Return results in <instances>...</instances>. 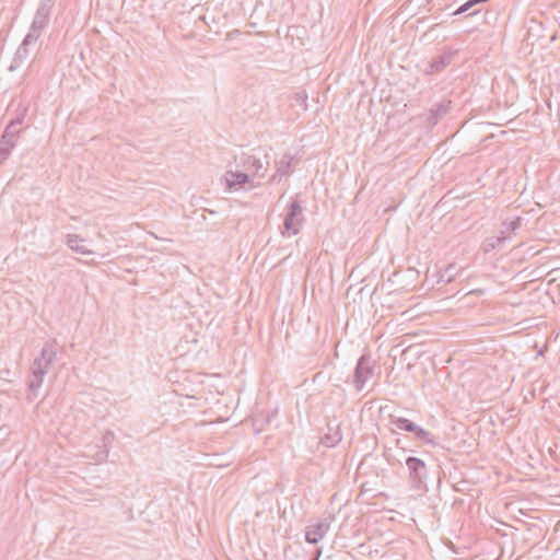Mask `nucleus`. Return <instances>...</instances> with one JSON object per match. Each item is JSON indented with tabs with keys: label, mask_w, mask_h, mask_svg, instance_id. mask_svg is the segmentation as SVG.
<instances>
[{
	"label": "nucleus",
	"mask_w": 560,
	"mask_h": 560,
	"mask_svg": "<svg viewBox=\"0 0 560 560\" xmlns=\"http://www.w3.org/2000/svg\"><path fill=\"white\" fill-rule=\"evenodd\" d=\"M395 444L397 447L401 448V450H405V447L402 446V441L401 439H396L395 441Z\"/></svg>",
	"instance_id": "393cba45"
},
{
	"label": "nucleus",
	"mask_w": 560,
	"mask_h": 560,
	"mask_svg": "<svg viewBox=\"0 0 560 560\" xmlns=\"http://www.w3.org/2000/svg\"><path fill=\"white\" fill-rule=\"evenodd\" d=\"M18 140L12 139L11 136L5 137L2 133L0 139V164H2L11 154L12 149L15 147Z\"/></svg>",
	"instance_id": "ddd939ff"
},
{
	"label": "nucleus",
	"mask_w": 560,
	"mask_h": 560,
	"mask_svg": "<svg viewBox=\"0 0 560 560\" xmlns=\"http://www.w3.org/2000/svg\"><path fill=\"white\" fill-rule=\"evenodd\" d=\"M389 423L396 429L412 433L416 430V423L404 417L389 416Z\"/></svg>",
	"instance_id": "f3484780"
},
{
	"label": "nucleus",
	"mask_w": 560,
	"mask_h": 560,
	"mask_svg": "<svg viewBox=\"0 0 560 560\" xmlns=\"http://www.w3.org/2000/svg\"><path fill=\"white\" fill-rule=\"evenodd\" d=\"M39 36H40V33H38L37 31H35V30L30 27L28 33L26 34V36L22 40L21 45L26 47V48H28L30 45H32V44L37 42Z\"/></svg>",
	"instance_id": "5701e85b"
},
{
	"label": "nucleus",
	"mask_w": 560,
	"mask_h": 560,
	"mask_svg": "<svg viewBox=\"0 0 560 560\" xmlns=\"http://www.w3.org/2000/svg\"><path fill=\"white\" fill-rule=\"evenodd\" d=\"M454 57H455V52H443L434 58H432L425 70H424V73L425 74H434V73H440L442 72L444 69H446L454 60Z\"/></svg>",
	"instance_id": "0eeeda50"
},
{
	"label": "nucleus",
	"mask_w": 560,
	"mask_h": 560,
	"mask_svg": "<svg viewBox=\"0 0 560 560\" xmlns=\"http://www.w3.org/2000/svg\"><path fill=\"white\" fill-rule=\"evenodd\" d=\"M409 482L412 489L427 490L428 469L424 460L416 456H408L405 460Z\"/></svg>",
	"instance_id": "f257e3e1"
},
{
	"label": "nucleus",
	"mask_w": 560,
	"mask_h": 560,
	"mask_svg": "<svg viewBox=\"0 0 560 560\" xmlns=\"http://www.w3.org/2000/svg\"><path fill=\"white\" fill-rule=\"evenodd\" d=\"M523 218L521 217H513L511 219H506L502 223V230L501 235H509L512 232H515L518 230L522 225Z\"/></svg>",
	"instance_id": "6ab92c4d"
},
{
	"label": "nucleus",
	"mask_w": 560,
	"mask_h": 560,
	"mask_svg": "<svg viewBox=\"0 0 560 560\" xmlns=\"http://www.w3.org/2000/svg\"><path fill=\"white\" fill-rule=\"evenodd\" d=\"M30 56L28 48L20 45L16 49L14 57L9 66V71L13 72L18 70Z\"/></svg>",
	"instance_id": "2eb2a0df"
},
{
	"label": "nucleus",
	"mask_w": 560,
	"mask_h": 560,
	"mask_svg": "<svg viewBox=\"0 0 560 560\" xmlns=\"http://www.w3.org/2000/svg\"><path fill=\"white\" fill-rule=\"evenodd\" d=\"M374 364L371 362V358L366 354H362L355 364L353 371V385L357 390H362L365 383L373 376Z\"/></svg>",
	"instance_id": "f03ea898"
},
{
	"label": "nucleus",
	"mask_w": 560,
	"mask_h": 560,
	"mask_svg": "<svg viewBox=\"0 0 560 560\" xmlns=\"http://www.w3.org/2000/svg\"><path fill=\"white\" fill-rule=\"evenodd\" d=\"M412 433L413 439L420 442L421 444H428L432 446L438 445V442L434 440L432 433L423 429L422 427H419L418 424L416 425V430H413Z\"/></svg>",
	"instance_id": "dca6fc26"
},
{
	"label": "nucleus",
	"mask_w": 560,
	"mask_h": 560,
	"mask_svg": "<svg viewBox=\"0 0 560 560\" xmlns=\"http://www.w3.org/2000/svg\"><path fill=\"white\" fill-rule=\"evenodd\" d=\"M331 517H326L324 520H320L316 522L315 524H310L306 526L305 529V540L308 544H317L323 537L326 535V533L329 529V520Z\"/></svg>",
	"instance_id": "20e7f679"
},
{
	"label": "nucleus",
	"mask_w": 560,
	"mask_h": 560,
	"mask_svg": "<svg viewBox=\"0 0 560 560\" xmlns=\"http://www.w3.org/2000/svg\"><path fill=\"white\" fill-rule=\"evenodd\" d=\"M456 275V267L455 265H448L444 270L439 272V280L438 282L441 283H450Z\"/></svg>",
	"instance_id": "4be33fe9"
},
{
	"label": "nucleus",
	"mask_w": 560,
	"mask_h": 560,
	"mask_svg": "<svg viewBox=\"0 0 560 560\" xmlns=\"http://www.w3.org/2000/svg\"><path fill=\"white\" fill-rule=\"evenodd\" d=\"M226 188L233 189L236 186H243L249 182V174L247 172L229 171L225 176Z\"/></svg>",
	"instance_id": "f8f14e48"
},
{
	"label": "nucleus",
	"mask_w": 560,
	"mask_h": 560,
	"mask_svg": "<svg viewBox=\"0 0 560 560\" xmlns=\"http://www.w3.org/2000/svg\"><path fill=\"white\" fill-rule=\"evenodd\" d=\"M509 237H510V235L487 237L483 241L481 248H482L483 253H486V254L490 253V252L494 250L495 248H498L501 244H503Z\"/></svg>",
	"instance_id": "a211bd4d"
},
{
	"label": "nucleus",
	"mask_w": 560,
	"mask_h": 560,
	"mask_svg": "<svg viewBox=\"0 0 560 560\" xmlns=\"http://www.w3.org/2000/svg\"><path fill=\"white\" fill-rule=\"evenodd\" d=\"M320 553H322V548H318V549L316 550V556H315L312 560H318V558H319Z\"/></svg>",
	"instance_id": "a878e982"
},
{
	"label": "nucleus",
	"mask_w": 560,
	"mask_h": 560,
	"mask_svg": "<svg viewBox=\"0 0 560 560\" xmlns=\"http://www.w3.org/2000/svg\"><path fill=\"white\" fill-rule=\"evenodd\" d=\"M293 161V155L284 153L278 161H276V173L271 176V182H279L281 177L289 174Z\"/></svg>",
	"instance_id": "9d476101"
},
{
	"label": "nucleus",
	"mask_w": 560,
	"mask_h": 560,
	"mask_svg": "<svg viewBox=\"0 0 560 560\" xmlns=\"http://www.w3.org/2000/svg\"><path fill=\"white\" fill-rule=\"evenodd\" d=\"M452 101L443 100L432 108H430L427 125L428 127H434L451 109Z\"/></svg>",
	"instance_id": "6e6552de"
},
{
	"label": "nucleus",
	"mask_w": 560,
	"mask_h": 560,
	"mask_svg": "<svg viewBox=\"0 0 560 560\" xmlns=\"http://www.w3.org/2000/svg\"><path fill=\"white\" fill-rule=\"evenodd\" d=\"M341 440H342V434L340 433L339 424H336L335 427H331V424H328V432L323 438V443L327 447H334Z\"/></svg>",
	"instance_id": "4468645a"
},
{
	"label": "nucleus",
	"mask_w": 560,
	"mask_h": 560,
	"mask_svg": "<svg viewBox=\"0 0 560 560\" xmlns=\"http://www.w3.org/2000/svg\"><path fill=\"white\" fill-rule=\"evenodd\" d=\"M26 107H23L18 116L13 118L5 127L3 133H5V137L11 136L12 139L18 140L19 136L22 131V128L20 126L23 124L25 115H26Z\"/></svg>",
	"instance_id": "9b49d317"
},
{
	"label": "nucleus",
	"mask_w": 560,
	"mask_h": 560,
	"mask_svg": "<svg viewBox=\"0 0 560 560\" xmlns=\"http://www.w3.org/2000/svg\"><path fill=\"white\" fill-rule=\"evenodd\" d=\"M57 357V348L55 343L46 342L40 351L39 357H37L32 366L33 368H42L43 371L48 372L51 363L55 361Z\"/></svg>",
	"instance_id": "39448f33"
},
{
	"label": "nucleus",
	"mask_w": 560,
	"mask_h": 560,
	"mask_svg": "<svg viewBox=\"0 0 560 560\" xmlns=\"http://www.w3.org/2000/svg\"><path fill=\"white\" fill-rule=\"evenodd\" d=\"M46 371L42 368L32 366V376L27 384V400L34 401L37 398L38 389L40 388Z\"/></svg>",
	"instance_id": "1a4fd4ad"
},
{
	"label": "nucleus",
	"mask_w": 560,
	"mask_h": 560,
	"mask_svg": "<svg viewBox=\"0 0 560 560\" xmlns=\"http://www.w3.org/2000/svg\"><path fill=\"white\" fill-rule=\"evenodd\" d=\"M241 162L242 166L248 174L252 173L253 176H256L258 178L265 177L268 163L264 165V163L259 159L249 154H243L241 156Z\"/></svg>",
	"instance_id": "423d86ee"
},
{
	"label": "nucleus",
	"mask_w": 560,
	"mask_h": 560,
	"mask_svg": "<svg viewBox=\"0 0 560 560\" xmlns=\"http://www.w3.org/2000/svg\"><path fill=\"white\" fill-rule=\"evenodd\" d=\"M304 219L303 208L298 200H293L289 207L288 212L284 217L283 226L289 235H295L300 232Z\"/></svg>",
	"instance_id": "7ed1b4c3"
},
{
	"label": "nucleus",
	"mask_w": 560,
	"mask_h": 560,
	"mask_svg": "<svg viewBox=\"0 0 560 560\" xmlns=\"http://www.w3.org/2000/svg\"><path fill=\"white\" fill-rule=\"evenodd\" d=\"M48 20L45 18H39L38 15H34L33 22L31 24V28L37 31L38 33L46 26Z\"/></svg>",
	"instance_id": "b1692460"
},
{
	"label": "nucleus",
	"mask_w": 560,
	"mask_h": 560,
	"mask_svg": "<svg viewBox=\"0 0 560 560\" xmlns=\"http://www.w3.org/2000/svg\"><path fill=\"white\" fill-rule=\"evenodd\" d=\"M82 238H80L77 234H68L66 236V244L68 247H70L72 250L80 253V254H90L91 252L85 248V246L79 245V242H81Z\"/></svg>",
	"instance_id": "aec40b11"
},
{
	"label": "nucleus",
	"mask_w": 560,
	"mask_h": 560,
	"mask_svg": "<svg viewBox=\"0 0 560 560\" xmlns=\"http://www.w3.org/2000/svg\"><path fill=\"white\" fill-rule=\"evenodd\" d=\"M54 4L55 0H39L35 14L38 15L39 18H45L49 20Z\"/></svg>",
	"instance_id": "412c9836"
},
{
	"label": "nucleus",
	"mask_w": 560,
	"mask_h": 560,
	"mask_svg": "<svg viewBox=\"0 0 560 560\" xmlns=\"http://www.w3.org/2000/svg\"><path fill=\"white\" fill-rule=\"evenodd\" d=\"M103 440H104V446H106V441L108 440V436L105 435Z\"/></svg>",
	"instance_id": "bb28decb"
}]
</instances>
